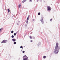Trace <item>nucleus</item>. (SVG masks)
Segmentation results:
<instances>
[{"mask_svg":"<svg viewBox=\"0 0 60 60\" xmlns=\"http://www.w3.org/2000/svg\"><path fill=\"white\" fill-rule=\"evenodd\" d=\"M12 40L13 41H16V39H13Z\"/></svg>","mask_w":60,"mask_h":60,"instance_id":"obj_7","label":"nucleus"},{"mask_svg":"<svg viewBox=\"0 0 60 60\" xmlns=\"http://www.w3.org/2000/svg\"><path fill=\"white\" fill-rule=\"evenodd\" d=\"M14 44H16V42H14Z\"/></svg>","mask_w":60,"mask_h":60,"instance_id":"obj_14","label":"nucleus"},{"mask_svg":"<svg viewBox=\"0 0 60 60\" xmlns=\"http://www.w3.org/2000/svg\"><path fill=\"white\" fill-rule=\"evenodd\" d=\"M11 37L12 38H14V36L13 35H12L11 36Z\"/></svg>","mask_w":60,"mask_h":60,"instance_id":"obj_16","label":"nucleus"},{"mask_svg":"<svg viewBox=\"0 0 60 60\" xmlns=\"http://www.w3.org/2000/svg\"><path fill=\"white\" fill-rule=\"evenodd\" d=\"M43 58H46V56H43Z\"/></svg>","mask_w":60,"mask_h":60,"instance_id":"obj_10","label":"nucleus"},{"mask_svg":"<svg viewBox=\"0 0 60 60\" xmlns=\"http://www.w3.org/2000/svg\"><path fill=\"white\" fill-rule=\"evenodd\" d=\"M26 1V0H23L22 1V3H24V2H25Z\"/></svg>","mask_w":60,"mask_h":60,"instance_id":"obj_8","label":"nucleus"},{"mask_svg":"<svg viewBox=\"0 0 60 60\" xmlns=\"http://www.w3.org/2000/svg\"><path fill=\"white\" fill-rule=\"evenodd\" d=\"M52 19H50V21H52Z\"/></svg>","mask_w":60,"mask_h":60,"instance_id":"obj_21","label":"nucleus"},{"mask_svg":"<svg viewBox=\"0 0 60 60\" xmlns=\"http://www.w3.org/2000/svg\"><path fill=\"white\" fill-rule=\"evenodd\" d=\"M46 22L47 23V22Z\"/></svg>","mask_w":60,"mask_h":60,"instance_id":"obj_25","label":"nucleus"},{"mask_svg":"<svg viewBox=\"0 0 60 60\" xmlns=\"http://www.w3.org/2000/svg\"><path fill=\"white\" fill-rule=\"evenodd\" d=\"M58 43H57L56 44V46L55 47V50L54 51V52L56 54H58V52H59V50L57 51V52H56V51H58V50L60 49V47H58Z\"/></svg>","mask_w":60,"mask_h":60,"instance_id":"obj_1","label":"nucleus"},{"mask_svg":"<svg viewBox=\"0 0 60 60\" xmlns=\"http://www.w3.org/2000/svg\"><path fill=\"white\" fill-rule=\"evenodd\" d=\"M11 33H12V34H13V30L11 31Z\"/></svg>","mask_w":60,"mask_h":60,"instance_id":"obj_15","label":"nucleus"},{"mask_svg":"<svg viewBox=\"0 0 60 60\" xmlns=\"http://www.w3.org/2000/svg\"><path fill=\"white\" fill-rule=\"evenodd\" d=\"M22 53H25V51H23Z\"/></svg>","mask_w":60,"mask_h":60,"instance_id":"obj_20","label":"nucleus"},{"mask_svg":"<svg viewBox=\"0 0 60 60\" xmlns=\"http://www.w3.org/2000/svg\"><path fill=\"white\" fill-rule=\"evenodd\" d=\"M23 60H27L28 57H27L26 55H25L23 57Z\"/></svg>","mask_w":60,"mask_h":60,"instance_id":"obj_2","label":"nucleus"},{"mask_svg":"<svg viewBox=\"0 0 60 60\" xmlns=\"http://www.w3.org/2000/svg\"><path fill=\"white\" fill-rule=\"evenodd\" d=\"M30 42H33V40H31Z\"/></svg>","mask_w":60,"mask_h":60,"instance_id":"obj_22","label":"nucleus"},{"mask_svg":"<svg viewBox=\"0 0 60 60\" xmlns=\"http://www.w3.org/2000/svg\"><path fill=\"white\" fill-rule=\"evenodd\" d=\"M23 48V46H20V48Z\"/></svg>","mask_w":60,"mask_h":60,"instance_id":"obj_19","label":"nucleus"},{"mask_svg":"<svg viewBox=\"0 0 60 60\" xmlns=\"http://www.w3.org/2000/svg\"><path fill=\"white\" fill-rule=\"evenodd\" d=\"M50 7L48 6V11H50Z\"/></svg>","mask_w":60,"mask_h":60,"instance_id":"obj_6","label":"nucleus"},{"mask_svg":"<svg viewBox=\"0 0 60 60\" xmlns=\"http://www.w3.org/2000/svg\"><path fill=\"white\" fill-rule=\"evenodd\" d=\"M1 30H0V33L1 32Z\"/></svg>","mask_w":60,"mask_h":60,"instance_id":"obj_24","label":"nucleus"},{"mask_svg":"<svg viewBox=\"0 0 60 60\" xmlns=\"http://www.w3.org/2000/svg\"><path fill=\"white\" fill-rule=\"evenodd\" d=\"M40 14H41V13L40 12H39L38 13V15H40Z\"/></svg>","mask_w":60,"mask_h":60,"instance_id":"obj_13","label":"nucleus"},{"mask_svg":"<svg viewBox=\"0 0 60 60\" xmlns=\"http://www.w3.org/2000/svg\"><path fill=\"white\" fill-rule=\"evenodd\" d=\"M30 39H32V37L31 36H30Z\"/></svg>","mask_w":60,"mask_h":60,"instance_id":"obj_18","label":"nucleus"},{"mask_svg":"<svg viewBox=\"0 0 60 60\" xmlns=\"http://www.w3.org/2000/svg\"><path fill=\"white\" fill-rule=\"evenodd\" d=\"M7 10L8 11V13H9V12H10V10L9 9V8H8L7 9Z\"/></svg>","mask_w":60,"mask_h":60,"instance_id":"obj_9","label":"nucleus"},{"mask_svg":"<svg viewBox=\"0 0 60 60\" xmlns=\"http://www.w3.org/2000/svg\"><path fill=\"white\" fill-rule=\"evenodd\" d=\"M30 2H32V0H30Z\"/></svg>","mask_w":60,"mask_h":60,"instance_id":"obj_23","label":"nucleus"},{"mask_svg":"<svg viewBox=\"0 0 60 60\" xmlns=\"http://www.w3.org/2000/svg\"><path fill=\"white\" fill-rule=\"evenodd\" d=\"M3 28H1L0 29L1 31H2V30H3Z\"/></svg>","mask_w":60,"mask_h":60,"instance_id":"obj_12","label":"nucleus"},{"mask_svg":"<svg viewBox=\"0 0 60 60\" xmlns=\"http://www.w3.org/2000/svg\"><path fill=\"white\" fill-rule=\"evenodd\" d=\"M43 18L42 17L40 21H41L42 23L43 24L44 23V21H43Z\"/></svg>","mask_w":60,"mask_h":60,"instance_id":"obj_3","label":"nucleus"},{"mask_svg":"<svg viewBox=\"0 0 60 60\" xmlns=\"http://www.w3.org/2000/svg\"><path fill=\"white\" fill-rule=\"evenodd\" d=\"M7 40H4L2 41L1 42V43H6V42H7Z\"/></svg>","mask_w":60,"mask_h":60,"instance_id":"obj_4","label":"nucleus"},{"mask_svg":"<svg viewBox=\"0 0 60 60\" xmlns=\"http://www.w3.org/2000/svg\"><path fill=\"white\" fill-rule=\"evenodd\" d=\"M29 15L27 19V20L26 21V23H28V20H29Z\"/></svg>","mask_w":60,"mask_h":60,"instance_id":"obj_5","label":"nucleus"},{"mask_svg":"<svg viewBox=\"0 0 60 60\" xmlns=\"http://www.w3.org/2000/svg\"><path fill=\"white\" fill-rule=\"evenodd\" d=\"M21 7V4H20L19 5V8H20Z\"/></svg>","mask_w":60,"mask_h":60,"instance_id":"obj_11","label":"nucleus"},{"mask_svg":"<svg viewBox=\"0 0 60 60\" xmlns=\"http://www.w3.org/2000/svg\"><path fill=\"white\" fill-rule=\"evenodd\" d=\"M14 35L15 36L16 35V34L15 33H14Z\"/></svg>","mask_w":60,"mask_h":60,"instance_id":"obj_17","label":"nucleus"}]
</instances>
